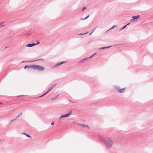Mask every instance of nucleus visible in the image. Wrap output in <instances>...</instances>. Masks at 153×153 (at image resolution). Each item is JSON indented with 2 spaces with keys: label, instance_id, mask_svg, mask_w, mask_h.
<instances>
[{
  "label": "nucleus",
  "instance_id": "obj_1",
  "mask_svg": "<svg viewBox=\"0 0 153 153\" xmlns=\"http://www.w3.org/2000/svg\"><path fill=\"white\" fill-rule=\"evenodd\" d=\"M99 140L103 142L107 149H110L111 148L114 144V141L113 140L109 137L104 138L103 137L100 136Z\"/></svg>",
  "mask_w": 153,
  "mask_h": 153
},
{
  "label": "nucleus",
  "instance_id": "obj_2",
  "mask_svg": "<svg viewBox=\"0 0 153 153\" xmlns=\"http://www.w3.org/2000/svg\"><path fill=\"white\" fill-rule=\"evenodd\" d=\"M34 69L40 71H43L45 70V68L42 66L34 65Z\"/></svg>",
  "mask_w": 153,
  "mask_h": 153
},
{
  "label": "nucleus",
  "instance_id": "obj_3",
  "mask_svg": "<svg viewBox=\"0 0 153 153\" xmlns=\"http://www.w3.org/2000/svg\"><path fill=\"white\" fill-rule=\"evenodd\" d=\"M140 17V15H137L136 16H132V19L130 20L131 22H134V21H137V20Z\"/></svg>",
  "mask_w": 153,
  "mask_h": 153
},
{
  "label": "nucleus",
  "instance_id": "obj_4",
  "mask_svg": "<svg viewBox=\"0 0 153 153\" xmlns=\"http://www.w3.org/2000/svg\"><path fill=\"white\" fill-rule=\"evenodd\" d=\"M72 114V111H70L67 114H66L65 115H62L61 116V117L64 118V117H69Z\"/></svg>",
  "mask_w": 153,
  "mask_h": 153
},
{
  "label": "nucleus",
  "instance_id": "obj_5",
  "mask_svg": "<svg viewBox=\"0 0 153 153\" xmlns=\"http://www.w3.org/2000/svg\"><path fill=\"white\" fill-rule=\"evenodd\" d=\"M76 123L78 124L80 126L82 127L85 128H87L88 129H89V127L87 125H86L84 124H80V123Z\"/></svg>",
  "mask_w": 153,
  "mask_h": 153
},
{
  "label": "nucleus",
  "instance_id": "obj_6",
  "mask_svg": "<svg viewBox=\"0 0 153 153\" xmlns=\"http://www.w3.org/2000/svg\"><path fill=\"white\" fill-rule=\"evenodd\" d=\"M66 62H59L54 65V68L56 67H57V66H59V65H60L62 64H63L64 63H65Z\"/></svg>",
  "mask_w": 153,
  "mask_h": 153
},
{
  "label": "nucleus",
  "instance_id": "obj_7",
  "mask_svg": "<svg viewBox=\"0 0 153 153\" xmlns=\"http://www.w3.org/2000/svg\"><path fill=\"white\" fill-rule=\"evenodd\" d=\"M34 65H26L25 67V69H26V68H31L34 69Z\"/></svg>",
  "mask_w": 153,
  "mask_h": 153
},
{
  "label": "nucleus",
  "instance_id": "obj_8",
  "mask_svg": "<svg viewBox=\"0 0 153 153\" xmlns=\"http://www.w3.org/2000/svg\"><path fill=\"white\" fill-rule=\"evenodd\" d=\"M36 43H33L32 44H29L26 45L27 47H32L36 45Z\"/></svg>",
  "mask_w": 153,
  "mask_h": 153
},
{
  "label": "nucleus",
  "instance_id": "obj_9",
  "mask_svg": "<svg viewBox=\"0 0 153 153\" xmlns=\"http://www.w3.org/2000/svg\"><path fill=\"white\" fill-rule=\"evenodd\" d=\"M97 54V53H95L92 56L88 57V58H86L84 59H83L81 61L82 62H84L85 61V60L86 59H88L89 58H91L94 55H96Z\"/></svg>",
  "mask_w": 153,
  "mask_h": 153
},
{
  "label": "nucleus",
  "instance_id": "obj_10",
  "mask_svg": "<svg viewBox=\"0 0 153 153\" xmlns=\"http://www.w3.org/2000/svg\"><path fill=\"white\" fill-rule=\"evenodd\" d=\"M111 47V46H109L106 47H102V48H99V50H101V49H106V48H109Z\"/></svg>",
  "mask_w": 153,
  "mask_h": 153
},
{
  "label": "nucleus",
  "instance_id": "obj_11",
  "mask_svg": "<svg viewBox=\"0 0 153 153\" xmlns=\"http://www.w3.org/2000/svg\"><path fill=\"white\" fill-rule=\"evenodd\" d=\"M22 115V112L20 113L17 116V117L16 118L17 119L19 118L20 117H21Z\"/></svg>",
  "mask_w": 153,
  "mask_h": 153
},
{
  "label": "nucleus",
  "instance_id": "obj_12",
  "mask_svg": "<svg viewBox=\"0 0 153 153\" xmlns=\"http://www.w3.org/2000/svg\"><path fill=\"white\" fill-rule=\"evenodd\" d=\"M125 88H122L121 89H119V91L120 93H122L123 92V91L125 89Z\"/></svg>",
  "mask_w": 153,
  "mask_h": 153
},
{
  "label": "nucleus",
  "instance_id": "obj_13",
  "mask_svg": "<svg viewBox=\"0 0 153 153\" xmlns=\"http://www.w3.org/2000/svg\"><path fill=\"white\" fill-rule=\"evenodd\" d=\"M56 84H55V85H52L51 86V87L49 88L50 89H51V90L53 88V87L56 86Z\"/></svg>",
  "mask_w": 153,
  "mask_h": 153
},
{
  "label": "nucleus",
  "instance_id": "obj_14",
  "mask_svg": "<svg viewBox=\"0 0 153 153\" xmlns=\"http://www.w3.org/2000/svg\"><path fill=\"white\" fill-rule=\"evenodd\" d=\"M127 26V25H125V26L121 28H120V30H122L123 29H124Z\"/></svg>",
  "mask_w": 153,
  "mask_h": 153
},
{
  "label": "nucleus",
  "instance_id": "obj_15",
  "mask_svg": "<svg viewBox=\"0 0 153 153\" xmlns=\"http://www.w3.org/2000/svg\"><path fill=\"white\" fill-rule=\"evenodd\" d=\"M34 61H22V62H34Z\"/></svg>",
  "mask_w": 153,
  "mask_h": 153
},
{
  "label": "nucleus",
  "instance_id": "obj_16",
  "mask_svg": "<svg viewBox=\"0 0 153 153\" xmlns=\"http://www.w3.org/2000/svg\"><path fill=\"white\" fill-rule=\"evenodd\" d=\"M56 97H55L51 98V100H56Z\"/></svg>",
  "mask_w": 153,
  "mask_h": 153
},
{
  "label": "nucleus",
  "instance_id": "obj_17",
  "mask_svg": "<svg viewBox=\"0 0 153 153\" xmlns=\"http://www.w3.org/2000/svg\"><path fill=\"white\" fill-rule=\"evenodd\" d=\"M62 118L61 117V116L59 117V118L58 119V121H59V123L60 122Z\"/></svg>",
  "mask_w": 153,
  "mask_h": 153
},
{
  "label": "nucleus",
  "instance_id": "obj_18",
  "mask_svg": "<svg viewBox=\"0 0 153 153\" xmlns=\"http://www.w3.org/2000/svg\"><path fill=\"white\" fill-rule=\"evenodd\" d=\"M16 119H17V118H15V119H13L12 120L10 121V123H12V122H13V121H15V120H16Z\"/></svg>",
  "mask_w": 153,
  "mask_h": 153
},
{
  "label": "nucleus",
  "instance_id": "obj_19",
  "mask_svg": "<svg viewBox=\"0 0 153 153\" xmlns=\"http://www.w3.org/2000/svg\"><path fill=\"white\" fill-rule=\"evenodd\" d=\"M87 7H84L82 8V11H84V10H85L86 9H87Z\"/></svg>",
  "mask_w": 153,
  "mask_h": 153
},
{
  "label": "nucleus",
  "instance_id": "obj_20",
  "mask_svg": "<svg viewBox=\"0 0 153 153\" xmlns=\"http://www.w3.org/2000/svg\"><path fill=\"white\" fill-rule=\"evenodd\" d=\"M5 26L4 25H2V24H0V27H4Z\"/></svg>",
  "mask_w": 153,
  "mask_h": 153
},
{
  "label": "nucleus",
  "instance_id": "obj_21",
  "mask_svg": "<svg viewBox=\"0 0 153 153\" xmlns=\"http://www.w3.org/2000/svg\"><path fill=\"white\" fill-rule=\"evenodd\" d=\"M113 28H113V27H111V28H110L108 30H107L106 31V32H107L108 31H109V30H111L112 29H113Z\"/></svg>",
  "mask_w": 153,
  "mask_h": 153
},
{
  "label": "nucleus",
  "instance_id": "obj_22",
  "mask_svg": "<svg viewBox=\"0 0 153 153\" xmlns=\"http://www.w3.org/2000/svg\"><path fill=\"white\" fill-rule=\"evenodd\" d=\"M88 33V32H87L85 33H80V34H79V35H84V34H86Z\"/></svg>",
  "mask_w": 153,
  "mask_h": 153
},
{
  "label": "nucleus",
  "instance_id": "obj_23",
  "mask_svg": "<svg viewBox=\"0 0 153 153\" xmlns=\"http://www.w3.org/2000/svg\"><path fill=\"white\" fill-rule=\"evenodd\" d=\"M26 136L27 137H30V138L31 137V136L28 134H27L26 135Z\"/></svg>",
  "mask_w": 153,
  "mask_h": 153
},
{
  "label": "nucleus",
  "instance_id": "obj_24",
  "mask_svg": "<svg viewBox=\"0 0 153 153\" xmlns=\"http://www.w3.org/2000/svg\"><path fill=\"white\" fill-rule=\"evenodd\" d=\"M89 17V16H88L87 17H86L85 18H84V19H87L88 17Z\"/></svg>",
  "mask_w": 153,
  "mask_h": 153
},
{
  "label": "nucleus",
  "instance_id": "obj_25",
  "mask_svg": "<svg viewBox=\"0 0 153 153\" xmlns=\"http://www.w3.org/2000/svg\"><path fill=\"white\" fill-rule=\"evenodd\" d=\"M22 134H24V135H26L27 134H26L25 132L22 133Z\"/></svg>",
  "mask_w": 153,
  "mask_h": 153
},
{
  "label": "nucleus",
  "instance_id": "obj_26",
  "mask_svg": "<svg viewBox=\"0 0 153 153\" xmlns=\"http://www.w3.org/2000/svg\"><path fill=\"white\" fill-rule=\"evenodd\" d=\"M54 122L53 121V122H52L51 124V125H54Z\"/></svg>",
  "mask_w": 153,
  "mask_h": 153
},
{
  "label": "nucleus",
  "instance_id": "obj_27",
  "mask_svg": "<svg viewBox=\"0 0 153 153\" xmlns=\"http://www.w3.org/2000/svg\"><path fill=\"white\" fill-rule=\"evenodd\" d=\"M117 27V26H116V25H114L113 26V27L114 28H115V27Z\"/></svg>",
  "mask_w": 153,
  "mask_h": 153
},
{
  "label": "nucleus",
  "instance_id": "obj_28",
  "mask_svg": "<svg viewBox=\"0 0 153 153\" xmlns=\"http://www.w3.org/2000/svg\"><path fill=\"white\" fill-rule=\"evenodd\" d=\"M96 27H95L93 29L92 31V33H93L94 32V31L95 30V29H96Z\"/></svg>",
  "mask_w": 153,
  "mask_h": 153
},
{
  "label": "nucleus",
  "instance_id": "obj_29",
  "mask_svg": "<svg viewBox=\"0 0 153 153\" xmlns=\"http://www.w3.org/2000/svg\"><path fill=\"white\" fill-rule=\"evenodd\" d=\"M39 43H40V42L39 41H38L37 42V43L36 44V45H38V44H39Z\"/></svg>",
  "mask_w": 153,
  "mask_h": 153
},
{
  "label": "nucleus",
  "instance_id": "obj_30",
  "mask_svg": "<svg viewBox=\"0 0 153 153\" xmlns=\"http://www.w3.org/2000/svg\"><path fill=\"white\" fill-rule=\"evenodd\" d=\"M45 94H45V93L43 95H42V96H40V97H42L44 96V95H45Z\"/></svg>",
  "mask_w": 153,
  "mask_h": 153
},
{
  "label": "nucleus",
  "instance_id": "obj_31",
  "mask_svg": "<svg viewBox=\"0 0 153 153\" xmlns=\"http://www.w3.org/2000/svg\"><path fill=\"white\" fill-rule=\"evenodd\" d=\"M9 47H8V46H6V47H5V48H4L5 49H6L7 48H9Z\"/></svg>",
  "mask_w": 153,
  "mask_h": 153
},
{
  "label": "nucleus",
  "instance_id": "obj_32",
  "mask_svg": "<svg viewBox=\"0 0 153 153\" xmlns=\"http://www.w3.org/2000/svg\"><path fill=\"white\" fill-rule=\"evenodd\" d=\"M84 18H82L80 19L81 20H85V19H84Z\"/></svg>",
  "mask_w": 153,
  "mask_h": 153
},
{
  "label": "nucleus",
  "instance_id": "obj_33",
  "mask_svg": "<svg viewBox=\"0 0 153 153\" xmlns=\"http://www.w3.org/2000/svg\"><path fill=\"white\" fill-rule=\"evenodd\" d=\"M48 92H49L48 91H47V92L46 93H45V94H47V93H48Z\"/></svg>",
  "mask_w": 153,
  "mask_h": 153
},
{
  "label": "nucleus",
  "instance_id": "obj_34",
  "mask_svg": "<svg viewBox=\"0 0 153 153\" xmlns=\"http://www.w3.org/2000/svg\"><path fill=\"white\" fill-rule=\"evenodd\" d=\"M59 95V94H58L55 97H56V99L57 98V97Z\"/></svg>",
  "mask_w": 153,
  "mask_h": 153
},
{
  "label": "nucleus",
  "instance_id": "obj_35",
  "mask_svg": "<svg viewBox=\"0 0 153 153\" xmlns=\"http://www.w3.org/2000/svg\"><path fill=\"white\" fill-rule=\"evenodd\" d=\"M51 89H50L49 88L48 89V91L49 92L50 91H51Z\"/></svg>",
  "mask_w": 153,
  "mask_h": 153
},
{
  "label": "nucleus",
  "instance_id": "obj_36",
  "mask_svg": "<svg viewBox=\"0 0 153 153\" xmlns=\"http://www.w3.org/2000/svg\"><path fill=\"white\" fill-rule=\"evenodd\" d=\"M92 33V32H91L90 34H89V35H90L92 33Z\"/></svg>",
  "mask_w": 153,
  "mask_h": 153
},
{
  "label": "nucleus",
  "instance_id": "obj_37",
  "mask_svg": "<svg viewBox=\"0 0 153 153\" xmlns=\"http://www.w3.org/2000/svg\"><path fill=\"white\" fill-rule=\"evenodd\" d=\"M130 24V23H128L126 25H129V24Z\"/></svg>",
  "mask_w": 153,
  "mask_h": 153
},
{
  "label": "nucleus",
  "instance_id": "obj_38",
  "mask_svg": "<svg viewBox=\"0 0 153 153\" xmlns=\"http://www.w3.org/2000/svg\"><path fill=\"white\" fill-rule=\"evenodd\" d=\"M0 104H2V103L1 102H0Z\"/></svg>",
  "mask_w": 153,
  "mask_h": 153
},
{
  "label": "nucleus",
  "instance_id": "obj_39",
  "mask_svg": "<svg viewBox=\"0 0 153 153\" xmlns=\"http://www.w3.org/2000/svg\"><path fill=\"white\" fill-rule=\"evenodd\" d=\"M20 96H20V95H19V96H18V97H19Z\"/></svg>",
  "mask_w": 153,
  "mask_h": 153
},
{
  "label": "nucleus",
  "instance_id": "obj_40",
  "mask_svg": "<svg viewBox=\"0 0 153 153\" xmlns=\"http://www.w3.org/2000/svg\"><path fill=\"white\" fill-rule=\"evenodd\" d=\"M73 122L74 123H75L74 121H73Z\"/></svg>",
  "mask_w": 153,
  "mask_h": 153
},
{
  "label": "nucleus",
  "instance_id": "obj_41",
  "mask_svg": "<svg viewBox=\"0 0 153 153\" xmlns=\"http://www.w3.org/2000/svg\"><path fill=\"white\" fill-rule=\"evenodd\" d=\"M24 95H22L21 96H24Z\"/></svg>",
  "mask_w": 153,
  "mask_h": 153
},
{
  "label": "nucleus",
  "instance_id": "obj_42",
  "mask_svg": "<svg viewBox=\"0 0 153 153\" xmlns=\"http://www.w3.org/2000/svg\"><path fill=\"white\" fill-rule=\"evenodd\" d=\"M0 141H1V140H0Z\"/></svg>",
  "mask_w": 153,
  "mask_h": 153
}]
</instances>
